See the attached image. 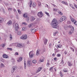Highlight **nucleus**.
<instances>
[{
  "label": "nucleus",
  "mask_w": 77,
  "mask_h": 77,
  "mask_svg": "<svg viewBox=\"0 0 77 77\" xmlns=\"http://www.w3.org/2000/svg\"><path fill=\"white\" fill-rule=\"evenodd\" d=\"M58 23L56 19H54L51 23V26L54 29H57L59 27Z\"/></svg>",
  "instance_id": "obj_1"
},
{
  "label": "nucleus",
  "mask_w": 77,
  "mask_h": 77,
  "mask_svg": "<svg viewBox=\"0 0 77 77\" xmlns=\"http://www.w3.org/2000/svg\"><path fill=\"white\" fill-rule=\"evenodd\" d=\"M68 28H70L71 30L69 32V35H71L73 33V32L74 30V28L71 25H69L68 26Z\"/></svg>",
  "instance_id": "obj_2"
},
{
  "label": "nucleus",
  "mask_w": 77,
  "mask_h": 77,
  "mask_svg": "<svg viewBox=\"0 0 77 77\" xmlns=\"http://www.w3.org/2000/svg\"><path fill=\"white\" fill-rule=\"evenodd\" d=\"M24 18H26V21L27 22H29L30 20L29 17H28V14L27 13H25L23 15Z\"/></svg>",
  "instance_id": "obj_3"
},
{
  "label": "nucleus",
  "mask_w": 77,
  "mask_h": 77,
  "mask_svg": "<svg viewBox=\"0 0 77 77\" xmlns=\"http://www.w3.org/2000/svg\"><path fill=\"white\" fill-rule=\"evenodd\" d=\"M37 15L39 17V18H42V16L44 15V14L42 11H40L38 12Z\"/></svg>",
  "instance_id": "obj_4"
},
{
  "label": "nucleus",
  "mask_w": 77,
  "mask_h": 77,
  "mask_svg": "<svg viewBox=\"0 0 77 77\" xmlns=\"http://www.w3.org/2000/svg\"><path fill=\"white\" fill-rule=\"evenodd\" d=\"M17 66H13L12 67V68L11 69V72L12 73L14 72L15 70L17 69Z\"/></svg>",
  "instance_id": "obj_5"
},
{
  "label": "nucleus",
  "mask_w": 77,
  "mask_h": 77,
  "mask_svg": "<svg viewBox=\"0 0 77 77\" xmlns=\"http://www.w3.org/2000/svg\"><path fill=\"white\" fill-rule=\"evenodd\" d=\"M66 19V17L65 16H63L60 19V21L61 23H62L63 21L65 20Z\"/></svg>",
  "instance_id": "obj_6"
},
{
  "label": "nucleus",
  "mask_w": 77,
  "mask_h": 77,
  "mask_svg": "<svg viewBox=\"0 0 77 77\" xmlns=\"http://www.w3.org/2000/svg\"><path fill=\"white\" fill-rule=\"evenodd\" d=\"M27 35H23L20 37V39H27Z\"/></svg>",
  "instance_id": "obj_7"
},
{
  "label": "nucleus",
  "mask_w": 77,
  "mask_h": 77,
  "mask_svg": "<svg viewBox=\"0 0 77 77\" xmlns=\"http://www.w3.org/2000/svg\"><path fill=\"white\" fill-rule=\"evenodd\" d=\"M19 28V27L18 26V25L17 23H16L15 25V30H18V29Z\"/></svg>",
  "instance_id": "obj_8"
},
{
  "label": "nucleus",
  "mask_w": 77,
  "mask_h": 77,
  "mask_svg": "<svg viewBox=\"0 0 77 77\" xmlns=\"http://www.w3.org/2000/svg\"><path fill=\"white\" fill-rule=\"evenodd\" d=\"M27 65L28 67H30V66H31V65H32V62L30 61H27Z\"/></svg>",
  "instance_id": "obj_9"
},
{
  "label": "nucleus",
  "mask_w": 77,
  "mask_h": 77,
  "mask_svg": "<svg viewBox=\"0 0 77 77\" xmlns=\"http://www.w3.org/2000/svg\"><path fill=\"white\" fill-rule=\"evenodd\" d=\"M43 42H44V44L45 45L47 44V42L48 41V39H46V38H44L43 39Z\"/></svg>",
  "instance_id": "obj_10"
},
{
  "label": "nucleus",
  "mask_w": 77,
  "mask_h": 77,
  "mask_svg": "<svg viewBox=\"0 0 77 77\" xmlns=\"http://www.w3.org/2000/svg\"><path fill=\"white\" fill-rule=\"evenodd\" d=\"M42 67H40L38 68L37 71H36V73H38L39 72H40L41 70H42Z\"/></svg>",
  "instance_id": "obj_11"
},
{
  "label": "nucleus",
  "mask_w": 77,
  "mask_h": 77,
  "mask_svg": "<svg viewBox=\"0 0 77 77\" xmlns=\"http://www.w3.org/2000/svg\"><path fill=\"white\" fill-rule=\"evenodd\" d=\"M2 57L4 58H5L6 59H8L9 58V56L6 54H4L2 55Z\"/></svg>",
  "instance_id": "obj_12"
},
{
  "label": "nucleus",
  "mask_w": 77,
  "mask_h": 77,
  "mask_svg": "<svg viewBox=\"0 0 77 77\" xmlns=\"http://www.w3.org/2000/svg\"><path fill=\"white\" fill-rule=\"evenodd\" d=\"M17 46L18 47L22 48V47H23V44L22 43H19L17 44Z\"/></svg>",
  "instance_id": "obj_13"
},
{
  "label": "nucleus",
  "mask_w": 77,
  "mask_h": 77,
  "mask_svg": "<svg viewBox=\"0 0 77 77\" xmlns=\"http://www.w3.org/2000/svg\"><path fill=\"white\" fill-rule=\"evenodd\" d=\"M22 59L23 57H19V58L18 60H17V62H21V61H22Z\"/></svg>",
  "instance_id": "obj_14"
},
{
  "label": "nucleus",
  "mask_w": 77,
  "mask_h": 77,
  "mask_svg": "<svg viewBox=\"0 0 77 77\" xmlns=\"http://www.w3.org/2000/svg\"><path fill=\"white\" fill-rule=\"evenodd\" d=\"M31 31L32 33H34V32H35L36 31V29L35 28H32L31 29Z\"/></svg>",
  "instance_id": "obj_15"
},
{
  "label": "nucleus",
  "mask_w": 77,
  "mask_h": 77,
  "mask_svg": "<svg viewBox=\"0 0 77 77\" xmlns=\"http://www.w3.org/2000/svg\"><path fill=\"white\" fill-rule=\"evenodd\" d=\"M69 16L70 17V18L71 19V21H72V22L74 23L75 21V19H74L73 18L71 17V15H69Z\"/></svg>",
  "instance_id": "obj_16"
},
{
  "label": "nucleus",
  "mask_w": 77,
  "mask_h": 77,
  "mask_svg": "<svg viewBox=\"0 0 77 77\" xmlns=\"http://www.w3.org/2000/svg\"><path fill=\"white\" fill-rule=\"evenodd\" d=\"M12 22L11 20H10L7 23L8 26H11V25H12Z\"/></svg>",
  "instance_id": "obj_17"
},
{
  "label": "nucleus",
  "mask_w": 77,
  "mask_h": 77,
  "mask_svg": "<svg viewBox=\"0 0 77 77\" xmlns=\"http://www.w3.org/2000/svg\"><path fill=\"white\" fill-rule=\"evenodd\" d=\"M61 3L63 4V5H66V6H68V3L62 1Z\"/></svg>",
  "instance_id": "obj_18"
},
{
  "label": "nucleus",
  "mask_w": 77,
  "mask_h": 77,
  "mask_svg": "<svg viewBox=\"0 0 77 77\" xmlns=\"http://www.w3.org/2000/svg\"><path fill=\"white\" fill-rule=\"evenodd\" d=\"M3 21H4V19L3 18L0 17V23H2L3 22Z\"/></svg>",
  "instance_id": "obj_19"
},
{
  "label": "nucleus",
  "mask_w": 77,
  "mask_h": 77,
  "mask_svg": "<svg viewBox=\"0 0 77 77\" xmlns=\"http://www.w3.org/2000/svg\"><path fill=\"white\" fill-rule=\"evenodd\" d=\"M64 59H63V58L62 57L61 59V63L62 64V65H63V64L64 63Z\"/></svg>",
  "instance_id": "obj_20"
},
{
  "label": "nucleus",
  "mask_w": 77,
  "mask_h": 77,
  "mask_svg": "<svg viewBox=\"0 0 77 77\" xmlns=\"http://www.w3.org/2000/svg\"><path fill=\"white\" fill-rule=\"evenodd\" d=\"M35 17L33 16H32L31 18V21H33L34 20H35Z\"/></svg>",
  "instance_id": "obj_21"
},
{
  "label": "nucleus",
  "mask_w": 77,
  "mask_h": 77,
  "mask_svg": "<svg viewBox=\"0 0 77 77\" xmlns=\"http://www.w3.org/2000/svg\"><path fill=\"white\" fill-rule=\"evenodd\" d=\"M39 51H40L37 50L36 51V55L37 56H38L39 54H40V53L39 52Z\"/></svg>",
  "instance_id": "obj_22"
},
{
  "label": "nucleus",
  "mask_w": 77,
  "mask_h": 77,
  "mask_svg": "<svg viewBox=\"0 0 77 77\" xmlns=\"http://www.w3.org/2000/svg\"><path fill=\"white\" fill-rule=\"evenodd\" d=\"M32 62L33 63H34V64H36L37 62V61L36 60H32Z\"/></svg>",
  "instance_id": "obj_23"
},
{
  "label": "nucleus",
  "mask_w": 77,
  "mask_h": 77,
  "mask_svg": "<svg viewBox=\"0 0 77 77\" xmlns=\"http://www.w3.org/2000/svg\"><path fill=\"white\" fill-rule=\"evenodd\" d=\"M63 71L64 72H68V70L67 69H65L64 70H63Z\"/></svg>",
  "instance_id": "obj_24"
},
{
  "label": "nucleus",
  "mask_w": 77,
  "mask_h": 77,
  "mask_svg": "<svg viewBox=\"0 0 77 77\" xmlns=\"http://www.w3.org/2000/svg\"><path fill=\"white\" fill-rule=\"evenodd\" d=\"M62 47V45H58L57 46V48H61Z\"/></svg>",
  "instance_id": "obj_25"
},
{
  "label": "nucleus",
  "mask_w": 77,
  "mask_h": 77,
  "mask_svg": "<svg viewBox=\"0 0 77 77\" xmlns=\"http://www.w3.org/2000/svg\"><path fill=\"white\" fill-rule=\"evenodd\" d=\"M24 68L25 69H26V62L24 60Z\"/></svg>",
  "instance_id": "obj_26"
},
{
  "label": "nucleus",
  "mask_w": 77,
  "mask_h": 77,
  "mask_svg": "<svg viewBox=\"0 0 77 77\" xmlns=\"http://www.w3.org/2000/svg\"><path fill=\"white\" fill-rule=\"evenodd\" d=\"M68 65L69 66H72V64L70 63V62H69L68 64Z\"/></svg>",
  "instance_id": "obj_27"
},
{
  "label": "nucleus",
  "mask_w": 77,
  "mask_h": 77,
  "mask_svg": "<svg viewBox=\"0 0 77 77\" xmlns=\"http://www.w3.org/2000/svg\"><path fill=\"white\" fill-rule=\"evenodd\" d=\"M5 45H6V43H4L2 45H1V46L2 47H5Z\"/></svg>",
  "instance_id": "obj_28"
},
{
  "label": "nucleus",
  "mask_w": 77,
  "mask_h": 77,
  "mask_svg": "<svg viewBox=\"0 0 77 77\" xmlns=\"http://www.w3.org/2000/svg\"><path fill=\"white\" fill-rule=\"evenodd\" d=\"M32 26H33V24L31 23H30V24H29L28 25V27H29V28L31 27H32Z\"/></svg>",
  "instance_id": "obj_29"
},
{
  "label": "nucleus",
  "mask_w": 77,
  "mask_h": 77,
  "mask_svg": "<svg viewBox=\"0 0 77 77\" xmlns=\"http://www.w3.org/2000/svg\"><path fill=\"white\" fill-rule=\"evenodd\" d=\"M58 13L60 14L61 15H63V13H62V12H61L60 11H58Z\"/></svg>",
  "instance_id": "obj_30"
},
{
  "label": "nucleus",
  "mask_w": 77,
  "mask_h": 77,
  "mask_svg": "<svg viewBox=\"0 0 77 77\" xmlns=\"http://www.w3.org/2000/svg\"><path fill=\"white\" fill-rule=\"evenodd\" d=\"M45 14H46L48 17H50V15H49V13H47V11H45Z\"/></svg>",
  "instance_id": "obj_31"
},
{
  "label": "nucleus",
  "mask_w": 77,
  "mask_h": 77,
  "mask_svg": "<svg viewBox=\"0 0 77 77\" xmlns=\"http://www.w3.org/2000/svg\"><path fill=\"white\" fill-rule=\"evenodd\" d=\"M11 60H12V62H13V63H15V60L14 58H13L11 59Z\"/></svg>",
  "instance_id": "obj_32"
},
{
  "label": "nucleus",
  "mask_w": 77,
  "mask_h": 77,
  "mask_svg": "<svg viewBox=\"0 0 77 77\" xmlns=\"http://www.w3.org/2000/svg\"><path fill=\"white\" fill-rule=\"evenodd\" d=\"M17 34L18 35H21V31H19L18 32Z\"/></svg>",
  "instance_id": "obj_33"
},
{
  "label": "nucleus",
  "mask_w": 77,
  "mask_h": 77,
  "mask_svg": "<svg viewBox=\"0 0 77 77\" xmlns=\"http://www.w3.org/2000/svg\"><path fill=\"white\" fill-rule=\"evenodd\" d=\"M10 40H12V36L11 34H10Z\"/></svg>",
  "instance_id": "obj_34"
},
{
  "label": "nucleus",
  "mask_w": 77,
  "mask_h": 77,
  "mask_svg": "<svg viewBox=\"0 0 77 77\" xmlns=\"http://www.w3.org/2000/svg\"><path fill=\"white\" fill-rule=\"evenodd\" d=\"M70 48L71 50H72L73 52H74V49L72 47H70Z\"/></svg>",
  "instance_id": "obj_35"
},
{
  "label": "nucleus",
  "mask_w": 77,
  "mask_h": 77,
  "mask_svg": "<svg viewBox=\"0 0 77 77\" xmlns=\"http://www.w3.org/2000/svg\"><path fill=\"white\" fill-rule=\"evenodd\" d=\"M37 3H38V5L39 6L41 5V2H40L38 1H37Z\"/></svg>",
  "instance_id": "obj_36"
},
{
  "label": "nucleus",
  "mask_w": 77,
  "mask_h": 77,
  "mask_svg": "<svg viewBox=\"0 0 77 77\" xmlns=\"http://www.w3.org/2000/svg\"><path fill=\"white\" fill-rule=\"evenodd\" d=\"M34 54L29 55L30 58H32Z\"/></svg>",
  "instance_id": "obj_37"
},
{
  "label": "nucleus",
  "mask_w": 77,
  "mask_h": 77,
  "mask_svg": "<svg viewBox=\"0 0 77 77\" xmlns=\"http://www.w3.org/2000/svg\"><path fill=\"white\" fill-rule=\"evenodd\" d=\"M73 23L76 26H77V21L75 20Z\"/></svg>",
  "instance_id": "obj_38"
},
{
  "label": "nucleus",
  "mask_w": 77,
  "mask_h": 77,
  "mask_svg": "<svg viewBox=\"0 0 77 77\" xmlns=\"http://www.w3.org/2000/svg\"><path fill=\"white\" fill-rule=\"evenodd\" d=\"M32 54H33V51H31L29 53V55H32Z\"/></svg>",
  "instance_id": "obj_39"
},
{
  "label": "nucleus",
  "mask_w": 77,
  "mask_h": 77,
  "mask_svg": "<svg viewBox=\"0 0 77 77\" xmlns=\"http://www.w3.org/2000/svg\"><path fill=\"white\" fill-rule=\"evenodd\" d=\"M17 11L19 14H21V12L20 10L18 9L17 10Z\"/></svg>",
  "instance_id": "obj_40"
},
{
  "label": "nucleus",
  "mask_w": 77,
  "mask_h": 77,
  "mask_svg": "<svg viewBox=\"0 0 77 77\" xmlns=\"http://www.w3.org/2000/svg\"><path fill=\"white\" fill-rule=\"evenodd\" d=\"M60 75L61 77H63V74H62V72H60Z\"/></svg>",
  "instance_id": "obj_41"
},
{
  "label": "nucleus",
  "mask_w": 77,
  "mask_h": 77,
  "mask_svg": "<svg viewBox=\"0 0 77 77\" xmlns=\"http://www.w3.org/2000/svg\"><path fill=\"white\" fill-rule=\"evenodd\" d=\"M7 50H10V51H12V49L11 48H7Z\"/></svg>",
  "instance_id": "obj_42"
},
{
  "label": "nucleus",
  "mask_w": 77,
  "mask_h": 77,
  "mask_svg": "<svg viewBox=\"0 0 77 77\" xmlns=\"http://www.w3.org/2000/svg\"><path fill=\"white\" fill-rule=\"evenodd\" d=\"M59 49H56V50H55V53L56 54V53H57V52H58L59 51Z\"/></svg>",
  "instance_id": "obj_43"
},
{
  "label": "nucleus",
  "mask_w": 77,
  "mask_h": 77,
  "mask_svg": "<svg viewBox=\"0 0 77 77\" xmlns=\"http://www.w3.org/2000/svg\"><path fill=\"white\" fill-rule=\"evenodd\" d=\"M57 57H60V56H61L60 54H57Z\"/></svg>",
  "instance_id": "obj_44"
},
{
  "label": "nucleus",
  "mask_w": 77,
  "mask_h": 77,
  "mask_svg": "<svg viewBox=\"0 0 77 77\" xmlns=\"http://www.w3.org/2000/svg\"><path fill=\"white\" fill-rule=\"evenodd\" d=\"M50 65V63H49L47 62V63L46 64V66H49Z\"/></svg>",
  "instance_id": "obj_45"
},
{
  "label": "nucleus",
  "mask_w": 77,
  "mask_h": 77,
  "mask_svg": "<svg viewBox=\"0 0 77 77\" xmlns=\"http://www.w3.org/2000/svg\"><path fill=\"white\" fill-rule=\"evenodd\" d=\"M53 11H55V12H56V11H57V9H55V8H53Z\"/></svg>",
  "instance_id": "obj_46"
},
{
  "label": "nucleus",
  "mask_w": 77,
  "mask_h": 77,
  "mask_svg": "<svg viewBox=\"0 0 77 77\" xmlns=\"http://www.w3.org/2000/svg\"><path fill=\"white\" fill-rule=\"evenodd\" d=\"M54 60H55V61H57V59L56 57H55L54 58Z\"/></svg>",
  "instance_id": "obj_47"
},
{
  "label": "nucleus",
  "mask_w": 77,
  "mask_h": 77,
  "mask_svg": "<svg viewBox=\"0 0 77 77\" xmlns=\"http://www.w3.org/2000/svg\"><path fill=\"white\" fill-rule=\"evenodd\" d=\"M14 55L15 56V55H18V53L17 52H16L15 53Z\"/></svg>",
  "instance_id": "obj_48"
},
{
  "label": "nucleus",
  "mask_w": 77,
  "mask_h": 77,
  "mask_svg": "<svg viewBox=\"0 0 77 77\" xmlns=\"http://www.w3.org/2000/svg\"><path fill=\"white\" fill-rule=\"evenodd\" d=\"M22 30L24 31L25 30H26V28H25V27H23L22 28Z\"/></svg>",
  "instance_id": "obj_49"
},
{
  "label": "nucleus",
  "mask_w": 77,
  "mask_h": 77,
  "mask_svg": "<svg viewBox=\"0 0 77 77\" xmlns=\"http://www.w3.org/2000/svg\"><path fill=\"white\" fill-rule=\"evenodd\" d=\"M64 54L66 55L67 53V51H65L64 52Z\"/></svg>",
  "instance_id": "obj_50"
},
{
  "label": "nucleus",
  "mask_w": 77,
  "mask_h": 77,
  "mask_svg": "<svg viewBox=\"0 0 77 77\" xmlns=\"http://www.w3.org/2000/svg\"><path fill=\"white\" fill-rule=\"evenodd\" d=\"M44 60L43 59L40 60V62H44Z\"/></svg>",
  "instance_id": "obj_51"
},
{
  "label": "nucleus",
  "mask_w": 77,
  "mask_h": 77,
  "mask_svg": "<svg viewBox=\"0 0 77 77\" xmlns=\"http://www.w3.org/2000/svg\"><path fill=\"white\" fill-rule=\"evenodd\" d=\"M22 24H24L25 26L27 25V24L26 23V22H23L22 23Z\"/></svg>",
  "instance_id": "obj_52"
},
{
  "label": "nucleus",
  "mask_w": 77,
  "mask_h": 77,
  "mask_svg": "<svg viewBox=\"0 0 77 77\" xmlns=\"http://www.w3.org/2000/svg\"><path fill=\"white\" fill-rule=\"evenodd\" d=\"M12 8H9L8 9V11H11V10H12Z\"/></svg>",
  "instance_id": "obj_53"
},
{
  "label": "nucleus",
  "mask_w": 77,
  "mask_h": 77,
  "mask_svg": "<svg viewBox=\"0 0 77 77\" xmlns=\"http://www.w3.org/2000/svg\"><path fill=\"white\" fill-rule=\"evenodd\" d=\"M53 70H54V71H55L56 72V68L55 67Z\"/></svg>",
  "instance_id": "obj_54"
},
{
  "label": "nucleus",
  "mask_w": 77,
  "mask_h": 77,
  "mask_svg": "<svg viewBox=\"0 0 77 77\" xmlns=\"http://www.w3.org/2000/svg\"><path fill=\"white\" fill-rule=\"evenodd\" d=\"M56 33H57V32H55L54 33V36H56Z\"/></svg>",
  "instance_id": "obj_55"
},
{
  "label": "nucleus",
  "mask_w": 77,
  "mask_h": 77,
  "mask_svg": "<svg viewBox=\"0 0 77 77\" xmlns=\"http://www.w3.org/2000/svg\"><path fill=\"white\" fill-rule=\"evenodd\" d=\"M53 67H51L50 69V71H51V70L53 69Z\"/></svg>",
  "instance_id": "obj_56"
},
{
  "label": "nucleus",
  "mask_w": 77,
  "mask_h": 77,
  "mask_svg": "<svg viewBox=\"0 0 77 77\" xmlns=\"http://www.w3.org/2000/svg\"><path fill=\"white\" fill-rule=\"evenodd\" d=\"M56 55V54L55 53L54 54V53H53L52 55V56H55V55Z\"/></svg>",
  "instance_id": "obj_57"
},
{
  "label": "nucleus",
  "mask_w": 77,
  "mask_h": 77,
  "mask_svg": "<svg viewBox=\"0 0 77 77\" xmlns=\"http://www.w3.org/2000/svg\"><path fill=\"white\" fill-rule=\"evenodd\" d=\"M14 11V12H17V10L15 9H14L13 10Z\"/></svg>",
  "instance_id": "obj_58"
},
{
  "label": "nucleus",
  "mask_w": 77,
  "mask_h": 77,
  "mask_svg": "<svg viewBox=\"0 0 77 77\" xmlns=\"http://www.w3.org/2000/svg\"><path fill=\"white\" fill-rule=\"evenodd\" d=\"M1 66H2V67H4V66H4V64H3L2 63H1Z\"/></svg>",
  "instance_id": "obj_59"
},
{
  "label": "nucleus",
  "mask_w": 77,
  "mask_h": 77,
  "mask_svg": "<svg viewBox=\"0 0 77 77\" xmlns=\"http://www.w3.org/2000/svg\"><path fill=\"white\" fill-rule=\"evenodd\" d=\"M64 29H65L66 30H67V29H68V28H67V27H65Z\"/></svg>",
  "instance_id": "obj_60"
},
{
  "label": "nucleus",
  "mask_w": 77,
  "mask_h": 77,
  "mask_svg": "<svg viewBox=\"0 0 77 77\" xmlns=\"http://www.w3.org/2000/svg\"><path fill=\"white\" fill-rule=\"evenodd\" d=\"M30 5H32V1H30Z\"/></svg>",
  "instance_id": "obj_61"
},
{
  "label": "nucleus",
  "mask_w": 77,
  "mask_h": 77,
  "mask_svg": "<svg viewBox=\"0 0 77 77\" xmlns=\"http://www.w3.org/2000/svg\"><path fill=\"white\" fill-rule=\"evenodd\" d=\"M49 47H51V43H50L49 44Z\"/></svg>",
  "instance_id": "obj_62"
},
{
  "label": "nucleus",
  "mask_w": 77,
  "mask_h": 77,
  "mask_svg": "<svg viewBox=\"0 0 77 77\" xmlns=\"http://www.w3.org/2000/svg\"><path fill=\"white\" fill-rule=\"evenodd\" d=\"M69 5H70V7H71V8H72V7L73 6L72 5V4H70Z\"/></svg>",
  "instance_id": "obj_63"
},
{
  "label": "nucleus",
  "mask_w": 77,
  "mask_h": 77,
  "mask_svg": "<svg viewBox=\"0 0 77 77\" xmlns=\"http://www.w3.org/2000/svg\"><path fill=\"white\" fill-rule=\"evenodd\" d=\"M46 6H47L48 8V5H47V4H46Z\"/></svg>",
  "instance_id": "obj_64"
}]
</instances>
